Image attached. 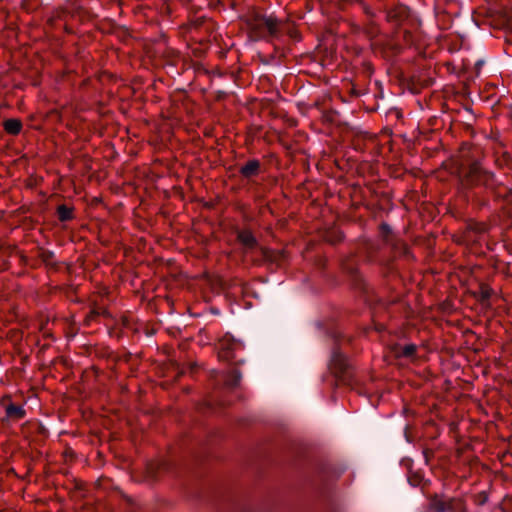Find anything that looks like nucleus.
Instances as JSON below:
<instances>
[{
    "label": "nucleus",
    "mask_w": 512,
    "mask_h": 512,
    "mask_svg": "<svg viewBox=\"0 0 512 512\" xmlns=\"http://www.w3.org/2000/svg\"><path fill=\"white\" fill-rule=\"evenodd\" d=\"M343 239V234L341 232H333L327 236V241L330 243H337Z\"/></svg>",
    "instance_id": "obj_18"
},
{
    "label": "nucleus",
    "mask_w": 512,
    "mask_h": 512,
    "mask_svg": "<svg viewBox=\"0 0 512 512\" xmlns=\"http://www.w3.org/2000/svg\"><path fill=\"white\" fill-rule=\"evenodd\" d=\"M247 25L256 39L268 42H284V37L299 41V32L289 23L278 19L273 13L254 12L247 20Z\"/></svg>",
    "instance_id": "obj_2"
},
{
    "label": "nucleus",
    "mask_w": 512,
    "mask_h": 512,
    "mask_svg": "<svg viewBox=\"0 0 512 512\" xmlns=\"http://www.w3.org/2000/svg\"><path fill=\"white\" fill-rule=\"evenodd\" d=\"M491 297V290L486 286H481L479 292V299L482 302L488 301Z\"/></svg>",
    "instance_id": "obj_17"
},
{
    "label": "nucleus",
    "mask_w": 512,
    "mask_h": 512,
    "mask_svg": "<svg viewBox=\"0 0 512 512\" xmlns=\"http://www.w3.org/2000/svg\"><path fill=\"white\" fill-rule=\"evenodd\" d=\"M218 2H219V0H216L215 2H214V0H212V1L209 3V5H210V6H212V7H215V6L218 4Z\"/></svg>",
    "instance_id": "obj_29"
},
{
    "label": "nucleus",
    "mask_w": 512,
    "mask_h": 512,
    "mask_svg": "<svg viewBox=\"0 0 512 512\" xmlns=\"http://www.w3.org/2000/svg\"><path fill=\"white\" fill-rule=\"evenodd\" d=\"M401 463L409 468H411V466H412V460L409 458L403 459Z\"/></svg>",
    "instance_id": "obj_25"
},
{
    "label": "nucleus",
    "mask_w": 512,
    "mask_h": 512,
    "mask_svg": "<svg viewBox=\"0 0 512 512\" xmlns=\"http://www.w3.org/2000/svg\"><path fill=\"white\" fill-rule=\"evenodd\" d=\"M232 512H259V511L255 510L253 507H251L247 503L235 502V503H233Z\"/></svg>",
    "instance_id": "obj_15"
},
{
    "label": "nucleus",
    "mask_w": 512,
    "mask_h": 512,
    "mask_svg": "<svg viewBox=\"0 0 512 512\" xmlns=\"http://www.w3.org/2000/svg\"><path fill=\"white\" fill-rule=\"evenodd\" d=\"M379 234L383 244L389 247L395 254L409 258L411 256L409 247L400 240L392 231L387 223L383 222L379 226Z\"/></svg>",
    "instance_id": "obj_5"
},
{
    "label": "nucleus",
    "mask_w": 512,
    "mask_h": 512,
    "mask_svg": "<svg viewBox=\"0 0 512 512\" xmlns=\"http://www.w3.org/2000/svg\"><path fill=\"white\" fill-rule=\"evenodd\" d=\"M389 22L402 28L403 39L407 44H414L418 41L417 32L421 26V20L408 6L403 4L395 5L387 10Z\"/></svg>",
    "instance_id": "obj_4"
},
{
    "label": "nucleus",
    "mask_w": 512,
    "mask_h": 512,
    "mask_svg": "<svg viewBox=\"0 0 512 512\" xmlns=\"http://www.w3.org/2000/svg\"><path fill=\"white\" fill-rule=\"evenodd\" d=\"M488 501V494L486 491H481L474 496V502L478 506H483Z\"/></svg>",
    "instance_id": "obj_16"
},
{
    "label": "nucleus",
    "mask_w": 512,
    "mask_h": 512,
    "mask_svg": "<svg viewBox=\"0 0 512 512\" xmlns=\"http://www.w3.org/2000/svg\"><path fill=\"white\" fill-rule=\"evenodd\" d=\"M469 151H462V185L466 190V197L480 207L489 204L490 196L495 199L504 198L508 189L495 176L492 171L485 169L478 160L469 155Z\"/></svg>",
    "instance_id": "obj_1"
},
{
    "label": "nucleus",
    "mask_w": 512,
    "mask_h": 512,
    "mask_svg": "<svg viewBox=\"0 0 512 512\" xmlns=\"http://www.w3.org/2000/svg\"><path fill=\"white\" fill-rule=\"evenodd\" d=\"M242 378L239 370L233 369L225 378V385L229 388H236Z\"/></svg>",
    "instance_id": "obj_12"
},
{
    "label": "nucleus",
    "mask_w": 512,
    "mask_h": 512,
    "mask_svg": "<svg viewBox=\"0 0 512 512\" xmlns=\"http://www.w3.org/2000/svg\"><path fill=\"white\" fill-rule=\"evenodd\" d=\"M408 482L411 486L417 487L421 482V478L417 475H414V476L408 477Z\"/></svg>",
    "instance_id": "obj_20"
},
{
    "label": "nucleus",
    "mask_w": 512,
    "mask_h": 512,
    "mask_svg": "<svg viewBox=\"0 0 512 512\" xmlns=\"http://www.w3.org/2000/svg\"><path fill=\"white\" fill-rule=\"evenodd\" d=\"M372 36L376 35L377 34V31H371L369 32Z\"/></svg>",
    "instance_id": "obj_30"
},
{
    "label": "nucleus",
    "mask_w": 512,
    "mask_h": 512,
    "mask_svg": "<svg viewBox=\"0 0 512 512\" xmlns=\"http://www.w3.org/2000/svg\"><path fill=\"white\" fill-rule=\"evenodd\" d=\"M261 171L262 165L258 159H249L239 168L240 175L247 180L248 183H254V178L257 177Z\"/></svg>",
    "instance_id": "obj_8"
},
{
    "label": "nucleus",
    "mask_w": 512,
    "mask_h": 512,
    "mask_svg": "<svg viewBox=\"0 0 512 512\" xmlns=\"http://www.w3.org/2000/svg\"><path fill=\"white\" fill-rule=\"evenodd\" d=\"M417 346L415 344L405 345L398 352V356L405 358H413L416 354Z\"/></svg>",
    "instance_id": "obj_14"
},
{
    "label": "nucleus",
    "mask_w": 512,
    "mask_h": 512,
    "mask_svg": "<svg viewBox=\"0 0 512 512\" xmlns=\"http://www.w3.org/2000/svg\"><path fill=\"white\" fill-rule=\"evenodd\" d=\"M422 453H423L425 462L428 463L429 458L433 455V452L429 449H424Z\"/></svg>",
    "instance_id": "obj_22"
},
{
    "label": "nucleus",
    "mask_w": 512,
    "mask_h": 512,
    "mask_svg": "<svg viewBox=\"0 0 512 512\" xmlns=\"http://www.w3.org/2000/svg\"><path fill=\"white\" fill-rule=\"evenodd\" d=\"M355 2L361 6V8L364 10V12L368 15V16H373V11L372 9L365 3L364 0H355Z\"/></svg>",
    "instance_id": "obj_19"
},
{
    "label": "nucleus",
    "mask_w": 512,
    "mask_h": 512,
    "mask_svg": "<svg viewBox=\"0 0 512 512\" xmlns=\"http://www.w3.org/2000/svg\"><path fill=\"white\" fill-rule=\"evenodd\" d=\"M483 64H484L483 60H478L475 64L476 69L479 71L481 69V67L483 66Z\"/></svg>",
    "instance_id": "obj_26"
},
{
    "label": "nucleus",
    "mask_w": 512,
    "mask_h": 512,
    "mask_svg": "<svg viewBox=\"0 0 512 512\" xmlns=\"http://www.w3.org/2000/svg\"><path fill=\"white\" fill-rule=\"evenodd\" d=\"M4 130L11 135H18L22 130V122L19 119H7L3 123Z\"/></svg>",
    "instance_id": "obj_10"
},
{
    "label": "nucleus",
    "mask_w": 512,
    "mask_h": 512,
    "mask_svg": "<svg viewBox=\"0 0 512 512\" xmlns=\"http://www.w3.org/2000/svg\"><path fill=\"white\" fill-rule=\"evenodd\" d=\"M236 238L237 241L241 244L245 253L255 251L259 254V257H261L264 260L271 259V252L268 249L259 246L258 240L250 230H237Z\"/></svg>",
    "instance_id": "obj_6"
},
{
    "label": "nucleus",
    "mask_w": 512,
    "mask_h": 512,
    "mask_svg": "<svg viewBox=\"0 0 512 512\" xmlns=\"http://www.w3.org/2000/svg\"><path fill=\"white\" fill-rule=\"evenodd\" d=\"M326 334L333 342L329 361V369L333 374L332 380L352 386L354 383V367L342 349V345L348 343L349 339L343 336L342 332L334 325L326 329Z\"/></svg>",
    "instance_id": "obj_3"
},
{
    "label": "nucleus",
    "mask_w": 512,
    "mask_h": 512,
    "mask_svg": "<svg viewBox=\"0 0 512 512\" xmlns=\"http://www.w3.org/2000/svg\"><path fill=\"white\" fill-rule=\"evenodd\" d=\"M38 257L41 261L48 267H52L54 269L57 268V264L54 262L55 253L48 249H40Z\"/></svg>",
    "instance_id": "obj_11"
},
{
    "label": "nucleus",
    "mask_w": 512,
    "mask_h": 512,
    "mask_svg": "<svg viewBox=\"0 0 512 512\" xmlns=\"http://www.w3.org/2000/svg\"><path fill=\"white\" fill-rule=\"evenodd\" d=\"M404 436H405V439H406V441H407V442H409V443H411V442H412L411 436H410V434L408 433V426H406V428H405Z\"/></svg>",
    "instance_id": "obj_24"
},
{
    "label": "nucleus",
    "mask_w": 512,
    "mask_h": 512,
    "mask_svg": "<svg viewBox=\"0 0 512 512\" xmlns=\"http://www.w3.org/2000/svg\"><path fill=\"white\" fill-rule=\"evenodd\" d=\"M331 512H336V509H335V508H332Z\"/></svg>",
    "instance_id": "obj_31"
},
{
    "label": "nucleus",
    "mask_w": 512,
    "mask_h": 512,
    "mask_svg": "<svg viewBox=\"0 0 512 512\" xmlns=\"http://www.w3.org/2000/svg\"><path fill=\"white\" fill-rule=\"evenodd\" d=\"M37 429L39 434H41L43 437H46L48 435V429L42 424H39Z\"/></svg>",
    "instance_id": "obj_21"
},
{
    "label": "nucleus",
    "mask_w": 512,
    "mask_h": 512,
    "mask_svg": "<svg viewBox=\"0 0 512 512\" xmlns=\"http://www.w3.org/2000/svg\"><path fill=\"white\" fill-rule=\"evenodd\" d=\"M221 357H225L226 359H229L232 357L231 353H230V349H227L223 355H221Z\"/></svg>",
    "instance_id": "obj_27"
},
{
    "label": "nucleus",
    "mask_w": 512,
    "mask_h": 512,
    "mask_svg": "<svg viewBox=\"0 0 512 512\" xmlns=\"http://www.w3.org/2000/svg\"><path fill=\"white\" fill-rule=\"evenodd\" d=\"M6 419L21 420L26 416V410L22 405H17L11 401L8 404H4Z\"/></svg>",
    "instance_id": "obj_9"
},
{
    "label": "nucleus",
    "mask_w": 512,
    "mask_h": 512,
    "mask_svg": "<svg viewBox=\"0 0 512 512\" xmlns=\"http://www.w3.org/2000/svg\"><path fill=\"white\" fill-rule=\"evenodd\" d=\"M344 271L349 275L353 287L362 293H367V284L358 271L357 263L354 258H347L342 263Z\"/></svg>",
    "instance_id": "obj_7"
},
{
    "label": "nucleus",
    "mask_w": 512,
    "mask_h": 512,
    "mask_svg": "<svg viewBox=\"0 0 512 512\" xmlns=\"http://www.w3.org/2000/svg\"><path fill=\"white\" fill-rule=\"evenodd\" d=\"M391 49L394 53H399L401 51V46L399 44H392Z\"/></svg>",
    "instance_id": "obj_23"
},
{
    "label": "nucleus",
    "mask_w": 512,
    "mask_h": 512,
    "mask_svg": "<svg viewBox=\"0 0 512 512\" xmlns=\"http://www.w3.org/2000/svg\"><path fill=\"white\" fill-rule=\"evenodd\" d=\"M58 219L61 222H67L73 218L72 208L66 205H60L57 209Z\"/></svg>",
    "instance_id": "obj_13"
},
{
    "label": "nucleus",
    "mask_w": 512,
    "mask_h": 512,
    "mask_svg": "<svg viewBox=\"0 0 512 512\" xmlns=\"http://www.w3.org/2000/svg\"><path fill=\"white\" fill-rule=\"evenodd\" d=\"M128 504L130 506L131 509H134V507L136 506V504L132 501V500H128Z\"/></svg>",
    "instance_id": "obj_28"
}]
</instances>
